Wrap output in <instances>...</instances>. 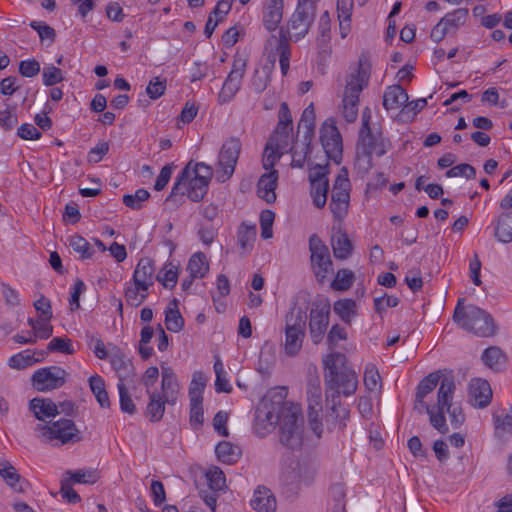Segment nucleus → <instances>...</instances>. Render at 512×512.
<instances>
[{
    "mask_svg": "<svg viewBox=\"0 0 512 512\" xmlns=\"http://www.w3.org/2000/svg\"><path fill=\"white\" fill-rule=\"evenodd\" d=\"M302 414L299 405L284 401L281 393L264 398L255 411L254 431L264 437L279 425L280 443L289 449L303 442Z\"/></svg>",
    "mask_w": 512,
    "mask_h": 512,
    "instance_id": "nucleus-1",
    "label": "nucleus"
},
{
    "mask_svg": "<svg viewBox=\"0 0 512 512\" xmlns=\"http://www.w3.org/2000/svg\"><path fill=\"white\" fill-rule=\"evenodd\" d=\"M455 389L454 379L444 377L438 388L436 406L425 405V412L429 415L431 426L441 434L449 432L445 413H448L450 423L455 429H458L465 421L462 407L452 404Z\"/></svg>",
    "mask_w": 512,
    "mask_h": 512,
    "instance_id": "nucleus-2",
    "label": "nucleus"
},
{
    "mask_svg": "<svg viewBox=\"0 0 512 512\" xmlns=\"http://www.w3.org/2000/svg\"><path fill=\"white\" fill-rule=\"evenodd\" d=\"M346 356L335 352L324 359L326 372L324 375L327 400L332 403V410L335 411L339 404V396L343 393L350 396L355 393L358 385L356 373L345 368Z\"/></svg>",
    "mask_w": 512,
    "mask_h": 512,
    "instance_id": "nucleus-3",
    "label": "nucleus"
},
{
    "mask_svg": "<svg viewBox=\"0 0 512 512\" xmlns=\"http://www.w3.org/2000/svg\"><path fill=\"white\" fill-rule=\"evenodd\" d=\"M464 299H459L455 307L453 320L462 329L479 337H491L497 332L493 317L475 305L464 306Z\"/></svg>",
    "mask_w": 512,
    "mask_h": 512,
    "instance_id": "nucleus-4",
    "label": "nucleus"
},
{
    "mask_svg": "<svg viewBox=\"0 0 512 512\" xmlns=\"http://www.w3.org/2000/svg\"><path fill=\"white\" fill-rule=\"evenodd\" d=\"M371 64L368 57L361 55L357 69L347 76L343 95V116L347 122L352 123L358 115L359 95L368 85Z\"/></svg>",
    "mask_w": 512,
    "mask_h": 512,
    "instance_id": "nucleus-5",
    "label": "nucleus"
},
{
    "mask_svg": "<svg viewBox=\"0 0 512 512\" xmlns=\"http://www.w3.org/2000/svg\"><path fill=\"white\" fill-rule=\"evenodd\" d=\"M38 437L44 443H51L56 446L73 444L82 440L81 431L71 419L60 418L49 420L46 424H38L35 427Z\"/></svg>",
    "mask_w": 512,
    "mask_h": 512,
    "instance_id": "nucleus-6",
    "label": "nucleus"
},
{
    "mask_svg": "<svg viewBox=\"0 0 512 512\" xmlns=\"http://www.w3.org/2000/svg\"><path fill=\"white\" fill-rule=\"evenodd\" d=\"M387 148L388 141L378 129L373 128L366 132L359 131L356 161L360 167L369 170L373 165L372 156H383L387 152Z\"/></svg>",
    "mask_w": 512,
    "mask_h": 512,
    "instance_id": "nucleus-7",
    "label": "nucleus"
},
{
    "mask_svg": "<svg viewBox=\"0 0 512 512\" xmlns=\"http://www.w3.org/2000/svg\"><path fill=\"white\" fill-rule=\"evenodd\" d=\"M315 14L316 5L312 0H298L297 7L287 22L286 30L282 29L288 41L302 39L314 22Z\"/></svg>",
    "mask_w": 512,
    "mask_h": 512,
    "instance_id": "nucleus-8",
    "label": "nucleus"
},
{
    "mask_svg": "<svg viewBox=\"0 0 512 512\" xmlns=\"http://www.w3.org/2000/svg\"><path fill=\"white\" fill-rule=\"evenodd\" d=\"M306 316L301 309L292 310L286 316L284 352L289 357L299 354L305 338Z\"/></svg>",
    "mask_w": 512,
    "mask_h": 512,
    "instance_id": "nucleus-9",
    "label": "nucleus"
},
{
    "mask_svg": "<svg viewBox=\"0 0 512 512\" xmlns=\"http://www.w3.org/2000/svg\"><path fill=\"white\" fill-rule=\"evenodd\" d=\"M309 251L314 276L317 282L323 284L333 272V263L329 248L318 235L312 234L309 237Z\"/></svg>",
    "mask_w": 512,
    "mask_h": 512,
    "instance_id": "nucleus-10",
    "label": "nucleus"
},
{
    "mask_svg": "<svg viewBox=\"0 0 512 512\" xmlns=\"http://www.w3.org/2000/svg\"><path fill=\"white\" fill-rule=\"evenodd\" d=\"M350 187L348 172L345 168H342L334 181L331 202L329 204L333 217L337 221H342L348 213Z\"/></svg>",
    "mask_w": 512,
    "mask_h": 512,
    "instance_id": "nucleus-11",
    "label": "nucleus"
},
{
    "mask_svg": "<svg viewBox=\"0 0 512 512\" xmlns=\"http://www.w3.org/2000/svg\"><path fill=\"white\" fill-rule=\"evenodd\" d=\"M241 142L238 138L227 139L219 152L216 168V179L220 183L230 179L235 171L237 161L241 152Z\"/></svg>",
    "mask_w": 512,
    "mask_h": 512,
    "instance_id": "nucleus-12",
    "label": "nucleus"
},
{
    "mask_svg": "<svg viewBox=\"0 0 512 512\" xmlns=\"http://www.w3.org/2000/svg\"><path fill=\"white\" fill-rule=\"evenodd\" d=\"M330 304L325 301H315L309 314V333L314 344H319L327 331L330 319Z\"/></svg>",
    "mask_w": 512,
    "mask_h": 512,
    "instance_id": "nucleus-13",
    "label": "nucleus"
},
{
    "mask_svg": "<svg viewBox=\"0 0 512 512\" xmlns=\"http://www.w3.org/2000/svg\"><path fill=\"white\" fill-rule=\"evenodd\" d=\"M67 377L68 373L63 368L50 366L35 371L31 381L36 390L46 392L62 387Z\"/></svg>",
    "mask_w": 512,
    "mask_h": 512,
    "instance_id": "nucleus-14",
    "label": "nucleus"
},
{
    "mask_svg": "<svg viewBox=\"0 0 512 512\" xmlns=\"http://www.w3.org/2000/svg\"><path fill=\"white\" fill-rule=\"evenodd\" d=\"M265 50L271 60L272 65L275 63L276 55L279 56V64L282 75H286L290 66V44L284 31L280 29L279 35H271L265 45Z\"/></svg>",
    "mask_w": 512,
    "mask_h": 512,
    "instance_id": "nucleus-15",
    "label": "nucleus"
},
{
    "mask_svg": "<svg viewBox=\"0 0 512 512\" xmlns=\"http://www.w3.org/2000/svg\"><path fill=\"white\" fill-rule=\"evenodd\" d=\"M194 175L210 183L213 177V168L203 162L194 163L192 160L187 163L181 173L178 175L174 183L171 193L166 198V202H176L178 191L181 190L182 184H186L188 179Z\"/></svg>",
    "mask_w": 512,
    "mask_h": 512,
    "instance_id": "nucleus-16",
    "label": "nucleus"
},
{
    "mask_svg": "<svg viewBox=\"0 0 512 512\" xmlns=\"http://www.w3.org/2000/svg\"><path fill=\"white\" fill-rule=\"evenodd\" d=\"M320 140L327 157L339 164L342 159V138L333 120L328 119L322 124Z\"/></svg>",
    "mask_w": 512,
    "mask_h": 512,
    "instance_id": "nucleus-17",
    "label": "nucleus"
},
{
    "mask_svg": "<svg viewBox=\"0 0 512 512\" xmlns=\"http://www.w3.org/2000/svg\"><path fill=\"white\" fill-rule=\"evenodd\" d=\"M246 63L241 58L235 59L232 69L228 74L222 89L218 95V101L221 104L229 102L238 92L245 73Z\"/></svg>",
    "mask_w": 512,
    "mask_h": 512,
    "instance_id": "nucleus-18",
    "label": "nucleus"
},
{
    "mask_svg": "<svg viewBox=\"0 0 512 512\" xmlns=\"http://www.w3.org/2000/svg\"><path fill=\"white\" fill-rule=\"evenodd\" d=\"M468 400L475 408H485L492 400V389L487 380L481 378L472 379L468 386Z\"/></svg>",
    "mask_w": 512,
    "mask_h": 512,
    "instance_id": "nucleus-19",
    "label": "nucleus"
},
{
    "mask_svg": "<svg viewBox=\"0 0 512 512\" xmlns=\"http://www.w3.org/2000/svg\"><path fill=\"white\" fill-rule=\"evenodd\" d=\"M161 390L167 404L174 405L179 394V384L173 369L169 366L161 365Z\"/></svg>",
    "mask_w": 512,
    "mask_h": 512,
    "instance_id": "nucleus-20",
    "label": "nucleus"
},
{
    "mask_svg": "<svg viewBox=\"0 0 512 512\" xmlns=\"http://www.w3.org/2000/svg\"><path fill=\"white\" fill-rule=\"evenodd\" d=\"M110 363L118 376V383H125L126 381H130L135 376L132 361L126 357V355L119 349L111 353Z\"/></svg>",
    "mask_w": 512,
    "mask_h": 512,
    "instance_id": "nucleus-21",
    "label": "nucleus"
},
{
    "mask_svg": "<svg viewBox=\"0 0 512 512\" xmlns=\"http://www.w3.org/2000/svg\"><path fill=\"white\" fill-rule=\"evenodd\" d=\"M209 183L203 179L192 175L186 184H182L181 190L178 191L177 197L184 201V195L194 201L199 202L207 194Z\"/></svg>",
    "mask_w": 512,
    "mask_h": 512,
    "instance_id": "nucleus-22",
    "label": "nucleus"
},
{
    "mask_svg": "<svg viewBox=\"0 0 512 512\" xmlns=\"http://www.w3.org/2000/svg\"><path fill=\"white\" fill-rule=\"evenodd\" d=\"M277 180L278 171L270 170L264 173L257 183V195L268 204H272L276 200L275 189L277 187Z\"/></svg>",
    "mask_w": 512,
    "mask_h": 512,
    "instance_id": "nucleus-23",
    "label": "nucleus"
},
{
    "mask_svg": "<svg viewBox=\"0 0 512 512\" xmlns=\"http://www.w3.org/2000/svg\"><path fill=\"white\" fill-rule=\"evenodd\" d=\"M30 410L34 413V416L46 424L50 419L59 415L57 404H55L49 398H33L29 403Z\"/></svg>",
    "mask_w": 512,
    "mask_h": 512,
    "instance_id": "nucleus-24",
    "label": "nucleus"
},
{
    "mask_svg": "<svg viewBox=\"0 0 512 512\" xmlns=\"http://www.w3.org/2000/svg\"><path fill=\"white\" fill-rule=\"evenodd\" d=\"M155 266L150 258H141L133 273V283L149 289L154 284Z\"/></svg>",
    "mask_w": 512,
    "mask_h": 512,
    "instance_id": "nucleus-25",
    "label": "nucleus"
},
{
    "mask_svg": "<svg viewBox=\"0 0 512 512\" xmlns=\"http://www.w3.org/2000/svg\"><path fill=\"white\" fill-rule=\"evenodd\" d=\"M0 476L5 483L16 493H24L28 483L8 461L0 464Z\"/></svg>",
    "mask_w": 512,
    "mask_h": 512,
    "instance_id": "nucleus-26",
    "label": "nucleus"
},
{
    "mask_svg": "<svg viewBox=\"0 0 512 512\" xmlns=\"http://www.w3.org/2000/svg\"><path fill=\"white\" fill-rule=\"evenodd\" d=\"M283 0H268L263 11V24L268 31L278 28L283 17Z\"/></svg>",
    "mask_w": 512,
    "mask_h": 512,
    "instance_id": "nucleus-27",
    "label": "nucleus"
},
{
    "mask_svg": "<svg viewBox=\"0 0 512 512\" xmlns=\"http://www.w3.org/2000/svg\"><path fill=\"white\" fill-rule=\"evenodd\" d=\"M251 506L257 512H275L277 502L271 490L262 486L255 490Z\"/></svg>",
    "mask_w": 512,
    "mask_h": 512,
    "instance_id": "nucleus-28",
    "label": "nucleus"
},
{
    "mask_svg": "<svg viewBox=\"0 0 512 512\" xmlns=\"http://www.w3.org/2000/svg\"><path fill=\"white\" fill-rule=\"evenodd\" d=\"M481 360L489 369L501 372L507 364V355L500 347L490 346L483 351Z\"/></svg>",
    "mask_w": 512,
    "mask_h": 512,
    "instance_id": "nucleus-29",
    "label": "nucleus"
},
{
    "mask_svg": "<svg viewBox=\"0 0 512 512\" xmlns=\"http://www.w3.org/2000/svg\"><path fill=\"white\" fill-rule=\"evenodd\" d=\"M408 101V94L400 85L389 86L383 95V106L386 110L399 109Z\"/></svg>",
    "mask_w": 512,
    "mask_h": 512,
    "instance_id": "nucleus-30",
    "label": "nucleus"
},
{
    "mask_svg": "<svg viewBox=\"0 0 512 512\" xmlns=\"http://www.w3.org/2000/svg\"><path fill=\"white\" fill-rule=\"evenodd\" d=\"M441 378L442 372L435 371L428 374L419 382L416 392L415 408H418L417 403L424 405V398L436 388L440 380H443Z\"/></svg>",
    "mask_w": 512,
    "mask_h": 512,
    "instance_id": "nucleus-31",
    "label": "nucleus"
},
{
    "mask_svg": "<svg viewBox=\"0 0 512 512\" xmlns=\"http://www.w3.org/2000/svg\"><path fill=\"white\" fill-rule=\"evenodd\" d=\"M494 235L499 242L510 243L512 241V210L498 216Z\"/></svg>",
    "mask_w": 512,
    "mask_h": 512,
    "instance_id": "nucleus-32",
    "label": "nucleus"
},
{
    "mask_svg": "<svg viewBox=\"0 0 512 512\" xmlns=\"http://www.w3.org/2000/svg\"><path fill=\"white\" fill-rule=\"evenodd\" d=\"M333 254L338 259H346L352 253V243L347 234L342 231L335 232L331 237Z\"/></svg>",
    "mask_w": 512,
    "mask_h": 512,
    "instance_id": "nucleus-33",
    "label": "nucleus"
},
{
    "mask_svg": "<svg viewBox=\"0 0 512 512\" xmlns=\"http://www.w3.org/2000/svg\"><path fill=\"white\" fill-rule=\"evenodd\" d=\"M215 452L218 460L228 465L236 463L242 454L240 447L228 441L219 442Z\"/></svg>",
    "mask_w": 512,
    "mask_h": 512,
    "instance_id": "nucleus-34",
    "label": "nucleus"
},
{
    "mask_svg": "<svg viewBox=\"0 0 512 512\" xmlns=\"http://www.w3.org/2000/svg\"><path fill=\"white\" fill-rule=\"evenodd\" d=\"M493 423L495 429V435L502 437L504 433L512 434V407L503 408L501 413L493 414Z\"/></svg>",
    "mask_w": 512,
    "mask_h": 512,
    "instance_id": "nucleus-35",
    "label": "nucleus"
},
{
    "mask_svg": "<svg viewBox=\"0 0 512 512\" xmlns=\"http://www.w3.org/2000/svg\"><path fill=\"white\" fill-rule=\"evenodd\" d=\"M165 325L170 332L178 333L184 327V319L179 312L177 301L172 300L165 310Z\"/></svg>",
    "mask_w": 512,
    "mask_h": 512,
    "instance_id": "nucleus-36",
    "label": "nucleus"
},
{
    "mask_svg": "<svg viewBox=\"0 0 512 512\" xmlns=\"http://www.w3.org/2000/svg\"><path fill=\"white\" fill-rule=\"evenodd\" d=\"M311 141H312L311 138H309V140H306L303 137V140L301 142H296L291 147V149H290L291 154H292L291 166L293 168H303L304 167V165L306 163L307 156L311 152Z\"/></svg>",
    "mask_w": 512,
    "mask_h": 512,
    "instance_id": "nucleus-37",
    "label": "nucleus"
},
{
    "mask_svg": "<svg viewBox=\"0 0 512 512\" xmlns=\"http://www.w3.org/2000/svg\"><path fill=\"white\" fill-rule=\"evenodd\" d=\"M148 394L149 403L147 405V415L153 422L160 421L165 412V404H167V402L159 393L149 392Z\"/></svg>",
    "mask_w": 512,
    "mask_h": 512,
    "instance_id": "nucleus-38",
    "label": "nucleus"
},
{
    "mask_svg": "<svg viewBox=\"0 0 512 512\" xmlns=\"http://www.w3.org/2000/svg\"><path fill=\"white\" fill-rule=\"evenodd\" d=\"M89 387L99 405L102 408H108L110 406V401L103 378L99 375L91 376L89 378Z\"/></svg>",
    "mask_w": 512,
    "mask_h": 512,
    "instance_id": "nucleus-39",
    "label": "nucleus"
},
{
    "mask_svg": "<svg viewBox=\"0 0 512 512\" xmlns=\"http://www.w3.org/2000/svg\"><path fill=\"white\" fill-rule=\"evenodd\" d=\"M334 312L340 317L346 324H351L352 319L357 314V304L352 299L338 300L333 306Z\"/></svg>",
    "mask_w": 512,
    "mask_h": 512,
    "instance_id": "nucleus-40",
    "label": "nucleus"
},
{
    "mask_svg": "<svg viewBox=\"0 0 512 512\" xmlns=\"http://www.w3.org/2000/svg\"><path fill=\"white\" fill-rule=\"evenodd\" d=\"M187 269L192 278H202L209 270L206 256L202 252H197L189 259Z\"/></svg>",
    "mask_w": 512,
    "mask_h": 512,
    "instance_id": "nucleus-41",
    "label": "nucleus"
},
{
    "mask_svg": "<svg viewBox=\"0 0 512 512\" xmlns=\"http://www.w3.org/2000/svg\"><path fill=\"white\" fill-rule=\"evenodd\" d=\"M307 400L308 409L317 408L318 410H322L320 379L317 376H311L308 379Z\"/></svg>",
    "mask_w": 512,
    "mask_h": 512,
    "instance_id": "nucleus-42",
    "label": "nucleus"
},
{
    "mask_svg": "<svg viewBox=\"0 0 512 512\" xmlns=\"http://www.w3.org/2000/svg\"><path fill=\"white\" fill-rule=\"evenodd\" d=\"M148 290L134 283L128 284L124 291L126 302L134 307L141 305L148 297Z\"/></svg>",
    "mask_w": 512,
    "mask_h": 512,
    "instance_id": "nucleus-43",
    "label": "nucleus"
},
{
    "mask_svg": "<svg viewBox=\"0 0 512 512\" xmlns=\"http://www.w3.org/2000/svg\"><path fill=\"white\" fill-rule=\"evenodd\" d=\"M310 185V195L312 197L313 204L317 208H323L327 202L329 181H318L316 183H310Z\"/></svg>",
    "mask_w": 512,
    "mask_h": 512,
    "instance_id": "nucleus-44",
    "label": "nucleus"
},
{
    "mask_svg": "<svg viewBox=\"0 0 512 512\" xmlns=\"http://www.w3.org/2000/svg\"><path fill=\"white\" fill-rule=\"evenodd\" d=\"M315 127V112L313 104L311 103L306 107L302 113L301 119L298 124V129H305L303 137L306 140L312 139Z\"/></svg>",
    "mask_w": 512,
    "mask_h": 512,
    "instance_id": "nucleus-45",
    "label": "nucleus"
},
{
    "mask_svg": "<svg viewBox=\"0 0 512 512\" xmlns=\"http://www.w3.org/2000/svg\"><path fill=\"white\" fill-rule=\"evenodd\" d=\"M206 386V377L202 372H195L193 374L190 386H189V398L190 401H203V391Z\"/></svg>",
    "mask_w": 512,
    "mask_h": 512,
    "instance_id": "nucleus-46",
    "label": "nucleus"
},
{
    "mask_svg": "<svg viewBox=\"0 0 512 512\" xmlns=\"http://www.w3.org/2000/svg\"><path fill=\"white\" fill-rule=\"evenodd\" d=\"M69 246L80 255L81 259H89L93 255V249L86 239L80 235H72L69 238Z\"/></svg>",
    "mask_w": 512,
    "mask_h": 512,
    "instance_id": "nucleus-47",
    "label": "nucleus"
},
{
    "mask_svg": "<svg viewBox=\"0 0 512 512\" xmlns=\"http://www.w3.org/2000/svg\"><path fill=\"white\" fill-rule=\"evenodd\" d=\"M353 280L354 273L351 270L340 269L331 282V288L335 291H346L352 286Z\"/></svg>",
    "mask_w": 512,
    "mask_h": 512,
    "instance_id": "nucleus-48",
    "label": "nucleus"
},
{
    "mask_svg": "<svg viewBox=\"0 0 512 512\" xmlns=\"http://www.w3.org/2000/svg\"><path fill=\"white\" fill-rule=\"evenodd\" d=\"M256 239V226L242 223L238 230V243L242 250L250 248Z\"/></svg>",
    "mask_w": 512,
    "mask_h": 512,
    "instance_id": "nucleus-49",
    "label": "nucleus"
},
{
    "mask_svg": "<svg viewBox=\"0 0 512 512\" xmlns=\"http://www.w3.org/2000/svg\"><path fill=\"white\" fill-rule=\"evenodd\" d=\"M205 476L210 489L213 491H220L226 485L225 475L219 467H210L205 473Z\"/></svg>",
    "mask_w": 512,
    "mask_h": 512,
    "instance_id": "nucleus-50",
    "label": "nucleus"
},
{
    "mask_svg": "<svg viewBox=\"0 0 512 512\" xmlns=\"http://www.w3.org/2000/svg\"><path fill=\"white\" fill-rule=\"evenodd\" d=\"M468 17V9L467 8H458L451 13L446 14L441 21L445 22V26L449 30V28H459L464 25L466 19Z\"/></svg>",
    "mask_w": 512,
    "mask_h": 512,
    "instance_id": "nucleus-51",
    "label": "nucleus"
},
{
    "mask_svg": "<svg viewBox=\"0 0 512 512\" xmlns=\"http://www.w3.org/2000/svg\"><path fill=\"white\" fill-rule=\"evenodd\" d=\"M178 269L173 264L165 265L164 268L159 271L156 279L162 283L166 288H173L177 283Z\"/></svg>",
    "mask_w": 512,
    "mask_h": 512,
    "instance_id": "nucleus-52",
    "label": "nucleus"
},
{
    "mask_svg": "<svg viewBox=\"0 0 512 512\" xmlns=\"http://www.w3.org/2000/svg\"><path fill=\"white\" fill-rule=\"evenodd\" d=\"M270 83V68L263 67L261 70H255L251 79V85L256 93L263 92Z\"/></svg>",
    "mask_w": 512,
    "mask_h": 512,
    "instance_id": "nucleus-53",
    "label": "nucleus"
},
{
    "mask_svg": "<svg viewBox=\"0 0 512 512\" xmlns=\"http://www.w3.org/2000/svg\"><path fill=\"white\" fill-rule=\"evenodd\" d=\"M150 193L146 189H138L134 194H125L123 196V203L134 210L141 209L142 203L148 200Z\"/></svg>",
    "mask_w": 512,
    "mask_h": 512,
    "instance_id": "nucleus-54",
    "label": "nucleus"
},
{
    "mask_svg": "<svg viewBox=\"0 0 512 512\" xmlns=\"http://www.w3.org/2000/svg\"><path fill=\"white\" fill-rule=\"evenodd\" d=\"M381 377L373 364H368L364 372V384L369 391H376L380 387Z\"/></svg>",
    "mask_w": 512,
    "mask_h": 512,
    "instance_id": "nucleus-55",
    "label": "nucleus"
},
{
    "mask_svg": "<svg viewBox=\"0 0 512 512\" xmlns=\"http://www.w3.org/2000/svg\"><path fill=\"white\" fill-rule=\"evenodd\" d=\"M36 362L33 355L30 354L29 350L18 353L10 357L8 364L13 369H24Z\"/></svg>",
    "mask_w": 512,
    "mask_h": 512,
    "instance_id": "nucleus-56",
    "label": "nucleus"
},
{
    "mask_svg": "<svg viewBox=\"0 0 512 512\" xmlns=\"http://www.w3.org/2000/svg\"><path fill=\"white\" fill-rule=\"evenodd\" d=\"M117 387L119 391L120 408L122 412L128 413L130 415L134 414L136 412V406L129 395L125 383H118Z\"/></svg>",
    "mask_w": 512,
    "mask_h": 512,
    "instance_id": "nucleus-57",
    "label": "nucleus"
},
{
    "mask_svg": "<svg viewBox=\"0 0 512 512\" xmlns=\"http://www.w3.org/2000/svg\"><path fill=\"white\" fill-rule=\"evenodd\" d=\"M275 214L271 210H263L260 214L261 236L263 239H269L273 236L272 226Z\"/></svg>",
    "mask_w": 512,
    "mask_h": 512,
    "instance_id": "nucleus-58",
    "label": "nucleus"
},
{
    "mask_svg": "<svg viewBox=\"0 0 512 512\" xmlns=\"http://www.w3.org/2000/svg\"><path fill=\"white\" fill-rule=\"evenodd\" d=\"M47 350L50 352L58 351L64 354L71 355L74 353V349L69 338L55 337L53 338L48 346Z\"/></svg>",
    "mask_w": 512,
    "mask_h": 512,
    "instance_id": "nucleus-59",
    "label": "nucleus"
},
{
    "mask_svg": "<svg viewBox=\"0 0 512 512\" xmlns=\"http://www.w3.org/2000/svg\"><path fill=\"white\" fill-rule=\"evenodd\" d=\"M448 178L463 176L467 179H474L476 177L475 168L467 163L456 165L446 172Z\"/></svg>",
    "mask_w": 512,
    "mask_h": 512,
    "instance_id": "nucleus-60",
    "label": "nucleus"
},
{
    "mask_svg": "<svg viewBox=\"0 0 512 512\" xmlns=\"http://www.w3.org/2000/svg\"><path fill=\"white\" fill-rule=\"evenodd\" d=\"M43 83L45 86H53L63 81L62 71L55 66H47L42 73Z\"/></svg>",
    "mask_w": 512,
    "mask_h": 512,
    "instance_id": "nucleus-61",
    "label": "nucleus"
},
{
    "mask_svg": "<svg viewBox=\"0 0 512 512\" xmlns=\"http://www.w3.org/2000/svg\"><path fill=\"white\" fill-rule=\"evenodd\" d=\"M282 154L283 151L275 148H269V144H266L262 159L263 168L269 171L274 170L273 167Z\"/></svg>",
    "mask_w": 512,
    "mask_h": 512,
    "instance_id": "nucleus-62",
    "label": "nucleus"
},
{
    "mask_svg": "<svg viewBox=\"0 0 512 512\" xmlns=\"http://www.w3.org/2000/svg\"><path fill=\"white\" fill-rule=\"evenodd\" d=\"M166 90V79L161 80L159 77L152 79L147 88L146 93L151 99H158Z\"/></svg>",
    "mask_w": 512,
    "mask_h": 512,
    "instance_id": "nucleus-63",
    "label": "nucleus"
},
{
    "mask_svg": "<svg viewBox=\"0 0 512 512\" xmlns=\"http://www.w3.org/2000/svg\"><path fill=\"white\" fill-rule=\"evenodd\" d=\"M40 72V64L36 59L21 61L19 64V73L27 78L36 76Z\"/></svg>",
    "mask_w": 512,
    "mask_h": 512,
    "instance_id": "nucleus-64",
    "label": "nucleus"
}]
</instances>
